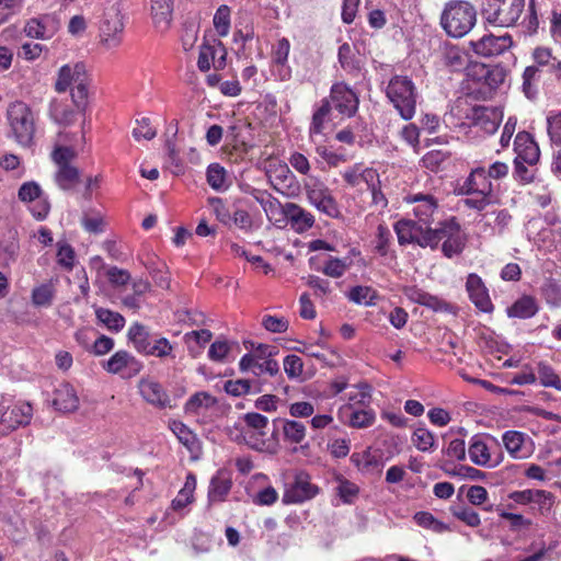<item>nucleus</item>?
<instances>
[{
  "mask_svg": "<svg viewBox=\"0 0 561 561\" xmlns=\"http://www.w3.org/2000/svg\"><path fill=\"white\" fill-rule=\"evenodd\" d=\"M71 88L72 102L78 108H87L88 106V75L84 64H67L59 71L55 82V90L58 93L66 92Z\"/></svg>",
  "mask_w": 561,
  "mask_h": 561,
  "instance_id": "1",
  "label": "nucleus"
},
{
  "mask_svg": "<svg viewBox=\"0 0 561 561\" xmlns=\"http://www.w3.org/2000/svg\"><path fill=\"white\" fill-rule=\"evenodd\" d=\"M476 20L477 11L472 4L467 1L451 0L443 10L440 24L449 36L458 38L473 27Z\"/></svg>",
  "mask_w": 561,
  "mask_h": 561,
  "instance_id": "2",
  "label": "nucleus"
},
{
  "mask_svg": "<svg viewBox=\"0 0 561 561\" xmlns=\"http://www.w3.org/2000/svg\"><path fill=\"white\" fill-rule=\"evenodd\" d=\"M7 118L10 133L15 141L23 147H30L36 131L32 108L22 101H15L9 105Z\"/></svg>",
  "mask_w": 561,
  "mask_h": 561,
  "instance_id": "3",
  "label": "nucleus"
},
{
  "mask_svg": "<svg viewBox=\"0 0 561 561\" xmlns=\"http://www.w3.org/2000/svg\"><path fill=\"white\" fill-rule=\"evenodd\" d=\"M386 93L403 119L409 121L414 116L417 93L410 78L405 76L392 77L387 85Z\"/></svg>",
  "mask_w": 561,
  "mask_h": 561,
  "instance_id": "4",
  "label": "nucleus"
},
{
  "mask_svg": "<svg viewBox=\"0 0 561 561\" xmlns=\"http://www.w3.org/2000/svg\"><path fill=\"white\" fill-rule=\"evenodd\" d=\"M525 10V0H485L482 14L486 22L502 27L517 24Z\"/></svg>",
  "mask_w": 561,
  "mask_h": 561,
  "instance_id": "5",
  "label": "nucleus"
},
{
  "mask_svg": "<svg viewBox=\"0 0 561 561\" xmlns=\"http://www.w3.org/2000/svg\"><path fill=\"white\" fill-rule=\"evenodd\" d=\"M124 24L121 15V9L117 3L112 4L104 11L100 25L102 43L107 48H116L122 42Z\"/></svg>",
  "mask_w": 561,
  "mask_h": 561,
  "instance_id": "6",
  "label": "nucleus"
},
{
  "mask_svg": "<svg viewBox=\"0 0 561 561\" xmlns=\"http://www.w3.org/2000/svg\"><path fill=\"white\" fill-rule=\"evenodd\" d=\"M330 102L340 114L352 117L358 110L357 94L344 82L334 83L330 91Z\"/></svg>",
  "mask_w": 561,
  "mask_h": 561,
  "instance_id": "7",
  "label": "nucleus"
},
{
  "mask_svg": "<svg viewBox=\"0 0 561 561\" xmlns=\"http://www.w3.org/2000/svg\"><path fill=\"white\" fill-rule=\"evenodd\" d=\"M32 413L30 403H18L5 410L0 404V434L4 435L19 426L27 425Z\"/></svg>",
  "mask_w": 561,
  "mask_h": 561,
  "instance_id": "8",
  "label": "nucleus"
},
{
  "mask_svg": "<svg viewBox=\"0 0 561 561\" xmlns=\"http://www.w3.org/2000/svg\"><path fill=\"white\" fill-rule=\"evenodd\" d=\"M513 45L512 37L508 34L495 36L486 34L477 41H471L472 50L482 57H495L502 55Z\"/></svg>",
  "mask_w": 561,
  "mask_h": 561,
  "instance_id": "9",
  "label": "nucleus"
},
{
  "mask_svg": "<svg viewBox=\"0 0 561 561\" xmlns=\"http://www.w3.org/2000/svg\"><path fill=\"white\" fill-rule=\"evenodd\" d=\"M111 374H118L124 378H131L140 373L142 363L127 351H118L111 356L104 365Z\"/></svg>",
  "mask_w": 561,
  "mask_h": 561,
  "instance_id": "10",
  "label": "nucleus"
},
{
  "mask_svg": "<svg viewBox=\"0 0 561 561\" xmlns=\"http://www.w3.org/2000/svg\"><path fill=\"white\" fill-rule=\"evenodd\" d=\"M87 108L78 106L68 99H54L49 105V116L58 125L67 127L75 124L79 115H84Z\"/></svg>",
  "mask_w": 561,
  "mask_h": 561,
  "instance_id": "11",
  "label": "nucleus"
},
{
  "mask_svg": "<svg viewBox=\"0 0 561 561\" xmlns=\"http://www.w3.org/2000/svg\"><path fill=\"white\" fill-rule=\"evenodd\" d=\"M466 289L472 304L482 312H492L493 304L481 277L471 273L467 277Z\"/></svg>",
  "mask_w": 561,
  "mask_h": 561,
  "instance_id": "12",
  "label": "nucleus"
},
{
  "mask_svg": "<svg viewBox=\"0 0 561 561\" xmlns=\"http://www.w3.org/2000/svg\"><path fill=\"white\" fill-rule=\"evenodd\" d=\"M460 194H482L492 196L493 185L486 175V169L479 167L473 169L459 188Z\"/></svg>",
  "mask_w": 561,
  "mask_h": 561,
  "instance_id": "13",
  "label": "nucleus"
},
{
  "mask_svg": "<svg viewBox=\"0 0 561 561\" xmlns=\"http://www.w3.org/2000/svg\"><path fill=\"white\" fill-rule=\"evenodd\" d=\"M318 492V488L309 482V477L306 473L296 476L295 482L285 491L283 502L301 503L306 500L312 499Z\"/></svg>",
  "mask_w": 561,
  "mask_h": 561,
  "instance_id": "14",
  "label": "nucleus"
},
{
  "mask_svg": "<svg viewBox=\"0 0 561 561\" xmlns=\"http://www.w3.org/2000/svg\"><path fill=\"white\" fill-rule=\"evenodd\" d=\"M514 150L516 153L514 160L526 161L530 167H534L539 161V147L531 135L527 131H520L516 135L514 140Z\"/></svg>",
  "mask_w": 561,
  "mask_h": 561,
  "instance_id": "15",
  "label": "nucleus"
},
{
  "mask_svg": "<svg viewBox=\"0 0 561 561\" xmlns=\"http://www.w3.org/2000/svg\"><path fill=\"white\" fill-rule=\"evenodd\" d=\"M307 197L311 205L327 216L332 218L339 216L337 204L328 188L313 185L307 190Z\"/></svg>",
  "mask_w": 561,
  "mask_h": 561,
  "instance_id": "16",
  "label": "nucleus"
},
{
  "mask_svg": "<svg viewBox=\"0 0 561 561\" xmlns=\"http://www.w3.org/2000/svg\"><path fill=\"white\" fill-rule=\"evenodd\" d=\"M341 421L353 428H367L376 421L373 409H355L348 403L340 410Z\"/></svg>",
  "mask_w": 561,
  "mask_h": 561,
  "instance_id": "17",
  "label": "nucleus"
},
{
  "mask_svg": "<svg viewBox=\"0 0 561 561\" xmlns=\"http://www.w3.org/2000/svg\"><path fill=\"white\" fill-rule=\"evenodd\" d=\"M460 229L459 224L456 221L455 217H451L447 220L440 221L438 227L431 228L430 226L425 227L424 237L421 239V247H431L432 249L436 248L440 241H445L448 239L449 232L453 234L457 233Z\"/></svg>",
  "mask_w": 561,
  "mask_h": 561,
  "instance_id": "18",
  "label": "nucleus"
},
{
  "mask_svg": "<svg viewBox=\"0 0 561 561\" xmlns=\"http://www.w3.org/2000/svg\"><path fill=\"white\" fill-rule=\"evenodd\" d=\"M19 253V233L15 229H9L0 238V267H8L16 262Z\"/></svg>",
  "mask_w": 561,
  "mask_h": 561,
  "instance_id": "19",
  "label": "nucleus"
},
{
  "mask_svg": "<svg viewBox=\"0 0 561 561\" xmlns=\"http://www.w3.org/2000/svg\"><path fill=\"white\" fill-rule=\"evenodd\" d=\"M472 119L486 134H493L500 126L502 113L497 108L478 106L472 110Z\"/></svg>",
  "mask_w": 561,
  "mask_h": 561,
  "instance_id": "20",
  "label": "nucleus"
},
{
  "mask_svg": "<svg viewBox=\"0 0 561 561\" xmlns=\"http://www.w3.org/2000/svg\"><path fill=\"white\" fill-rule=\"evenodd\" d=\"M394 230L400 244L417 243L421 247L424 237L425 227L411 219L399 220L394 225Z\"/></svg>",
  "mask_w": 561,
  "mask_h": 561,
  "instance_id": "21",
  "label": "nucleus"
},
{
  "mask_svg": "<svg viewBox=\"0 0 561 561\" xmlns=\"http://www.w3.org/2000/svg\"><path fill=\"white\" fill-rule=\"evenodd\" d=\"M416 204L413 213L417 218L416 222L423 227H427L434 220V214L437 211L438 205L432 195L416 194L412 197Z\"/></svg>",
  "mask_w": 561,
  "mask_h": 561,
  "instance_id": "22",
  "label": "nucleus"
},
{
  "mask_svg": "<svg viewBox=\"0 0 561 561\" xmlns=\"http://www.w3.org/2000/svg\"><path fill=\"white\" fill-rule=\"evenodd\" d=\"M529 437L518 431H507L503 434V444L508 454L516 459L527 458L530 449L527 447Z\"/></svg>",
  "mask_w": 561,
  "mask_h": 561,
  "instance_id": "23",
  "label": "nucleus"
},
{
  "mask_svg": "<svg viewBox=\"0 0 561 561\" xmlns=\"http://www.w3.org/2000/svg\"><path fill=\"white\" fill-rule=\"evenodd\" d=\"M284 214L291 227L299 232L310 229L314 224V217L295 203H286Z\"/></svg>",
  "mask_w": 561,
  "mask_h": 561,
  "instance_id": "24",
  "label": "nucleus"
},
{
  "mask_svg": "<svg viewBox=\"0 0 561 561\" xmlns=\"http://www.w3.org/2000/svg\"><path fill=\"white\" fill-rule=\"evenodd\" d=\"M138 387L141 397L148 403L159 408H165L169 404V396L159 382L149 379H141Z\"/></svg>",
  "mask_w": 561,
  "mask_h": 561,
  "instance_id": "25",
  "label": "nucleus"
},
{
  "mask_svg": "<svg viewBox=\"0 0 561 561\" xmlns=\"http://www.w3.org/2000/svg\"><path fill=\"white\" fill-rule=\"evenodd\" d=\"M54 407L61 412H73L79 407V398L69 383L61 385L56 391L53 400Z\"/></svg>",
  "mask_w": 561,
  "mask_h": 561,
  "instance_id": "26",
  "label": "nucleus"
},
{
  "mask_svg": "<svg viewBox=\"0 0 561 561\" xmlns=\"http://www.w3.org/2000/svg\"><path fill=\"white\" fill-rule=\"evenodd\" d=\"M280 424L285 442L290 444H301L306 438V426L304 423L288 419L273 420V426Z\"/></svg>",
  "mask_w": 561,
  "mask_h": 561,
  "instance_id": "27",
  "label": "nucleus"
},
{
  "mask_svg": "<svg viewBox=\"0 0 561 561\" xmlns=\"http://www.w3.org/2000/svg\"><path fill=\"white\" fill-rule=\"evenodd\" d=\"M151 15L154 26L160 31H165L172 20L173 0H151Z\"/></svg>",
  "mask_w": 561,
  "mask_h": 561,
  "instance_id": "28",
  "label": "nucleus"
},
{
  "mask_svg": "<svg viewBox=\"0 0 561 561\" xmlns=\"http://www.w3.org/2000/svg\"><path fill=\"white\" fill-rule=\"evenodd\" d=\"M474 77L493 90L504 82L506 71L500 66L488 67L481 65L474 68Z\"/></svg>",
  "mask_w": 561,
  "mask_h": 561,
  "instance_id": "29",
  "label": "nucleus"
},
{
  "mask_svg": "<svg viewBox=\"0 0 561 561\" xmlns=\"http://www.w3.org/2000/svg\"><path fill=\"white\" fill-rule=\"evenodd\" d=\"M157 335L151 334L149 329L140 323H134L128 330V339L134 347L141 354H146Z\"/></svg>",
  "mask_w": 561,
  "mask_h": 561,
  "instance_id": "30",
  "label": "nucleus"
},
{
  "mask_svg": "<svg viewBox=\"0 0 561 561\" xmlns=\"http://www.w3.org/2000/svg\"><path fill=\"white\" fill-rule=\"evenodd\" d=\"M538 312V304L531 296H523L517 299L510 308L507 316L510 318L529 319Z\"/></svg>",
  "mask_w": 561,
  "mask_h": 561,
  "instance_id": "31",
  "label": "nucleus"
},
{
  "mask_svg": "<svg viewBox=\"0 0 561 561\" xmlns=\"http://www.w3.org/2000/svg\"><path fill=\"white\" fill-rule=\"evenodd\" d=\"M68 134L59 133L57 142L51 152V159L57 165H70L71 161L77 157L73 147L66 145Z\"/></svg>",
  "mask_w": 561,
  "mask_h": 561,
  "instance_id": "32",
  "label": "nucleus"
},
{
  "mask_svg": "<svg viewBox=\"0 0 561 561\" xmlns=\"http://www.w3.org/2000/svg\"><path fill=\"white\" fill-rule=\"evenodd\" d=\"M232 482L222 472H218L210 480L208 490L209 502H221L231 489Z\"/></svg>",
  "mask_w": 561,
  "mask_h": 561,
  "instance_id": "33",
  "label": "nucleus"
},
{
  "mask_svg": "<svg viewBox=\"0 0 561 561\" xmlns=\"http://www.w3.org/2000/svg\"><path fill=\"white\" fill-rule=\"evenodd\" d=\"M533 56L536 66L540 67L548 73H556L557 77H560L559 71L561 70V60L553 57L548 48L538 47L534 50Z\"/></svg>",
  "mask_w": 561,
  "mask_h": 561,
  "instance_id": "34",
  "label": "nucleus"
},
{
  "mask_svg": "<svg viewBox=\"0 0 561 561\" xmlns=\"http://www.w3.org/2000/svg\"><path fill=\"white\" fill-rule=\"evenodd\" d=\"M57 167L58 169L55 173V182L61 190L69 191L79 183L80 172L76 167L72 164Z\"/></svg>",
  "mask_w": 561,
  "mask_h": 561,
  "instance_id": "35",
  "label": "nucleus"
},
{
  "mask_svg": "<svg viewBox=\"0 0 561 561\" xmlns=\"http://www.w3.org/2000/svg\"><path fill=\"white\" fill-rule=\"evenodd\" d=\"M56 288L53 282L36 286L32 290V304L35 307H50L55 298Z\"/></svg>",
  "mask_w": 561,
  "mask_h": 561,
  "instance_id": "36",
  "label": "nucleus"
},
{
  "mask_svg": "<svg viewBox=\"0 0 561 561\" xmlns=\"http://www.w3.org/2000/svg\"><path fill=\"white\" fill-rule=\"evenodd\" d=\"M96 319L108 330L119 332L125 325V318L115 311L99 307L95 309Z\"/></svg>",
  "mask_w": 561,
  "mask_h": 561,
  "instance_id": "37",
  "label": "nucleus"
},
{
  "mask_svg": "<svg viewBox=\"0 0 561 561\" xmlns=\"http://www.w3.org/2000/svg\"><path fill=\"white\" fill-rule=\"evenodd\" d=\"M337 56L339 62L345 71L353 73L360 70V60L356 57L353 47L348 43L340 46Z\"/></svg>",
  "mask_w": 561,
  "mask_h": 561,
  "instance_id": "38",
  "label": "nucleus"
},
{
  "mask_svg": "<svg viewBox=\"0 0 561 561\" xmlns=\"http://www.w3.org/2000/svg\"><path fill=\"white\" fill-rule=\"evenodd\" d=\"M331 102L329 99H323L321 101V105L314 111L312 115V121L310 124L309 133L310 135H319L322 134L324 128V123L331 112Z\"/></svg>",
  "mask_w": 561,
  "mask_h": 561,
  "instance_id": "39",
  "label": "nucleus"
},
{
  "mask_svg": "<svg viewBox=\"0 0 561 561\" xmlns=\"http://www.w3.org/2000/svg\"><path fill=\"white\" fill-rule=\"evenodd\" d=\"M413 519L420 527L432 529L437 534H443L450 530L448 525L436 519L430 512H417L415 513Z\"/></svg>",
  "mask_w": 561,
  "mask_h": 561,
  "instance_id": "40",
  "label": "nucleus"
},
{
  "mask_svg": "<svg viewBox=\"0 0 561 561\" xmlns=\"http://www.w3.org/2000/svg\"><path fill=\"white\" fill-rule=\"evenodd\" d=\"M172 432L176 435L179 440L188 449L193 450L197 439L193 432L182 422L173 421L170 425Z\"/></svg>",
  "mask_w": 561,
  "mask_h": 561,
  "instance_id": "41",
  "label": "nucleus"
},
{
  "mask_svg": "<svg viewBox=\"0 0 561 561\" xmlns=\"http://www.w3.org/2000/svg\"><path fill=\"white\" fill-rule=\"evenodd\" d=\"M217 403L216 399L208 392H196L185 403V411L188 413H196L199 408H210Z\"/></svg>",
  "mask_w": 561,
  "mask_h": 561,
  "instance_id": "42",
  "label": "nucleus"
},
{
  "mask_svg": "<svg viewBox=\"0 0 561 561\" xmlns=\"http://www.w3.org/2000/svg\"><path fill=\"white\" fill-rule=\"evenodd\" d=\"M470 460L478 466H485L490 461V454L485 443L474 439L469 446Z\"/></svg>",
  "mask_w": 561,
  "mask_h": 561,
  "instance_id": "43",
  "label": "nucleus"
},
{
  "mask_svg": "<svg viewBox=\"0 0 561 561\" xmlns=\"http://www.w3.org/2000/svg\"><path fill=\"white\" fill-rule=\"evenodd\" d=\"M356 391L350 392L347 399L351 404L359 407H368L371 400V387L366 383H359L356 386Z\"/></svg>",
  "mask_w": 561,
  "mask_h": 561,
  "instance_id": "44",
  "label": "nucleus"
},
{
  "mask_svg": "<svg viewBox=\"0 0 561 561\" xmlns=\"http://www.w3.org/2000/svg\"><path fill=\"white\" fill-rule=\"evenodd\" d=\"M541 293L549 305L557 307L561 304V284L556 279H547L541 287Z\"/></svg>",
  "mask_w": 561,
  "mask_h": 561,
  "instance_id": "45",
  "label": "nucleus"
},
{
  "mask_svg": "<svg viewBox=\"0 0 561 561\" xmlns=\"http://www.w3.org/2000/svg\"><path fill=\"white\" fill-rule=\"evenodd\" d=\"M538 376L541 386L551 387L557 390H561V380L559 376L554 373L552 367L547 364L539 363L538 365Z\"/></svg>",
  "mask_w": 561,
  "mask_h": 561,
  "instance_id": "46",
  "label": "nucleus"
},
{
  "mask_svg": "<svg viewBox=\"0 0 561 561\" xmlns=\"http://www.w3.org/2000/svg\"><path fill=\"white\" fill-rule=\"evenodd\" d=\"M207 182L217 191L226 187V170L218 163H213L207 169Z\"/></svg>",
  "mask_w": 561,
  "mask_h": 561,
  "instance_id": "47",
  "label": "nucleus"
},
{
  "mask_svg": "<svg viewBox=\"0 0 561 561\" xmlns=\"http://www.w3.org/2000/svg\"><path fill=\"white\" fill-rule=\"evenodd\" d=\"M145 355H151L160 358H164L168 356L174 357L173 346L168 339L157 335L150 348L147 350V353Z\"/></svg>",
  "mask_w": 561,
  "mask_h": 561,
  "instance_id": "48",
  "label": "nucleus"
},
{
  "mask_svg": "<svg viewBox=\"0 0 561 561\" xmlns=\"http://www.w3.org/2000/svg\"><path fill=\"white\" fill-rule=\"evenodd\" d=\"M316 152L321 157L330 167H337L341 163L346 162L350 157L344 151H333L325 146H319Z\"/></svg>",
  "mask_w": 561,
  "mask_h": 561,
  "instance_id": "49",
  "label": "nucleus"
},
{
  "mask_svg": "<svg viewBox=\"0 0 561 561\" xmlns=\"http://www.w3.org/2000/svg\"><path fill=\"white\" fill-rule=\"evenodd\" d=\"M350 263L346 260L330 257L321 271L327 276L339 278L344 275Z\"/></svg>",
  "mask_w": 561,
  "mask_h": 561,
  "instance_id": "50",
  "label": "nucleus"
},
{
  "mask_svg": "<svg viewBox=\"0 0 561 561\" xmlns=\"http://www.w3.org/2000/svg\"><path fill=\"white\" fill-rule=\"evenodd\" d=\"M412 442L421 451H428L434 446V435L426 428L419 427L413 432Z\"/></svg>",
  "mask_w": 561,
  "mask_h": 561,
  "instance_id": "51",
  "label": "nucleus"
},
{
  "mask_svg": "<svg viewBox=\"0 0 561 561\" xmlns=\"http://www.w3.org/2000/svg\"><path fill=\"white\" fill-rule=\"evenodd\" d=\"M214 26L220 36H226L230 27V10L227 5H220L214 15Z\"/></svg>",
  "mask_w": 561,
  "mask_h": 561,
  "instance_id": "52",
  "label": "nucleus"
},
{
  "mask_svg": "<svg viewBox=\"0 0 561 561\" xmlns=\"http://www.w3.org/2000/svg\"><path fill=\"white\" fill-rule=\"evenodd\" d=\"M463 249V241L460 234V229L457 233L453 234L449 232L448 239L443 242L442 251L445 256L453 257L456 254H459Z\"/></svg>",
  "mask_w": 561,
  "mask_h": 561,
  "instance_id": "53",
  "label": "nucleus"
},
{
  "mask_svg": "<svg viewBox=\"0 0 561 561\" xmlns=\"http://www.w3.org/2000/svg\"><path fill=\"white\" fill-rule=\"evenodd\" d=\"M449 158L448 152L440 150H432L427 152L423 158V165L430 171L436 172L440 169L442 164Z\"/></svg>",
  "mask_w": 561,
  "mask_h": 561,
  "instance_id": "54",
  "label": "nucleus"
},
{
  "mask_svg": "<svg viewBox=\"0 0 561 561\" xmlns=\"http://www.w3.org/2000/svg\"><path fill=\"white\" fill-rule=\"evenodd\" d=\"M528 165L526 161L514 160L513 178L522 184L533 182L535 178V170Z\"/></svg>",
  "mask_w": 561,
  "mask_h": 561,
  "instance_id": "55",
  "label": "nucleus"
},
{
  "mask_svg": "<svg viewBox=\"0 0 561 561\" xmlns=\"http://www.w3.org/2000/svg\"><path fill=\"white\" fill-rule=\"evenodd\" d=\"M57 261L68 271H71L75 265L76 253L72 247L68 243L58 242Z\"/></svg>",
  "mask_w": 561,
  "mask_h": 561,
  "instance_id": "56",
  "label": "nucleus"
},
{
  "mask_svg": "<svg viewBox=\"0 0 561 561\" xmlns=\"http://www.w3.org/2000/svg\"><path fill=\"white\" fill-rule=\"evenodd\" d=\"M391 237V232L386 226H378L375 241V250L381 256H386L388 254Z\"/></svg>",
  "mask_w": 561,
  "mask_h": 561,
  "instance_id": "57",
  "label": "nucleus"
},
{
  "mask_svg": "<svg viewBox=\"0 0 561 561\" xmlns=\"http://www.w3.org/2000/svg\"><path fill=\"white\" fill-rule=\"evenodd\" d=\"M217 49L215 46L203 45L199 50L197 67L201 71L206 72L210 69L211 62H215Z\"/></svg>",
  "mask_w": 561,
  "mask_h": 561,
  "instance_id": "58",
  "label": "nucleus"
},
{
  "mask_svg": "<svg viewBox=\"0 0 561 561\" xmlns=\"http://www.w3.org/2000/svg\"><path fill=\"white\" fill-rule=\"evenodd\" d=\"M24 33L32 38H47V27L42 19H31L24 26Z\"/></svg>",
  "mask_w": 561,
  "mask_h": 561,
  "instance_id": "59",
  "label": "nucleus"
},
{
  "mask_svg": "<svg viewBox=\"0 0 561 561\" xmlns=\"http://www.w3.org/2000/svg\"><path fill=\"white\" fill-rule=\"evenodd\" d=\"M157 130L151 127L150 118L142 117L137 121V126L133 129V136L139 140L141 138L151 140L156 137Z\"/></svg>",
  "mask_w": 561,
  "mask_h": 561,
  "instance_id": "60",
  "label": "nucleus"
},
{
  "mask_svg": "<svg viewBox=\"0 0 561 561\" xmlns=\"http://www.w3.org/2000/svg\"><path fill=\"white\" fill-rule=\"evenodd\" d=\"M244 423L248 427L257 431L259 436H264V428L268 424V419L260 413L249 412L243 416Z\"/></svg>",
  "mask_w": 561,
  "mask_h": 561,
  "instance_id": "61",
  "label": "nucleus"
},
{
  "mask_svg": "<svg viewBox=\"0 0 561 561\" xmlns=\"http://www.w3.org/2000/svg\"><path fill=\"white\" fill-rule=\"evenodd\" d=\"M302 359L297 355H287L284 358V370L288 378H298L302 374Z\"/></svg>",
  "mask_w": 561,
  "mask_h": 561,
  "instance_id": "62",
  "label": "nucleus"
},
{
  "mask_svg": "<svg viewBox=\"0 0 561 561\" xmlns=\"http://www.w3.org/2000/svg\"><path fill=\"white\" fill-rule=\"evenodd\" d=\"M373 294V289L368 286H355L351 289L348 298L355 304L370 305L374 296Z\"/></svg>",
  "mask_w": 561,
  "mask_h": 561,
  "instance_id": "63",
  "label": "nucleus"
},
{
  "mask_svg": "<svg viewBox=\"0 0 561 561\" xmlns=\"http://www.w3.org/2000/svg\"><path fill=\"white\" fill-rule=\"evenodd\" d=\"M224 389L228 394L240 397L250 392L251 385L247 379L228 380L225 382Z\"/></svg>",
  "mask_w": 561,
  "mask_h": 561,
  "instance_id": "64",
  "label": "nucleus"
}]
</instances>
